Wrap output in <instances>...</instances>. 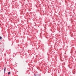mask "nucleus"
<instances>
[{
  "instance_id": "obj_1",
  "label": "nucleus",
  "mask_w": 76,
  "mask_h": 76,
  "mask_svg": "<svg viewBox=\"0 0 76 76\" xmlns=\"http://www.w3.org/2000/svg\"><path fill=\"white\" fill-rule=\"evenodd\" d=\"M6 71V68H5L4 69V72L5 73V72Z\"/></svg>"
},
{
  "instance_id": "obj_2",
  "label": "nucleus",
  "mask_w": 76,
  "mask_h": 76,
  "mask_svg": "<svg viewBox=\"0 0 76 76\" xmlns=\"http://www.w3.org/2000/svg\"><path fill=\"white\" fill-rule=\"evenodd\" d=\"M10 72H9L8 73V75H10Z\"/></svg>"
},
{
  "instance_id": "obj_3",
  "label": "nucleus",
  "mask_w": 76,
  "mask_h": 76,
  "mask_svg": "<svg viewBox=\"0 0 76 76\" xmlns=\"http://www.w3.org/2000/svg\"><path fill=\"white\" fill-rule=\"evenodd\" d=\"M2 38V37H0V39H1Z\"/></svg>"
}]
</instances>
